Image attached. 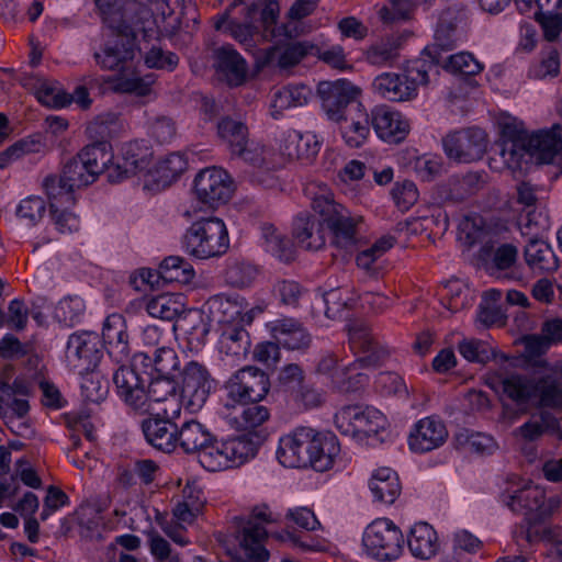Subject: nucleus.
Instances as JSON below:
<instances>
[{
  "instance_id": "nucleus-10",
  "label": "nucleus",
  "mask_w": 562,
  "mask_h": 562,
  "mask_svg": "<svg viewBox=\"0 0 562 562\" xmlns=\"http://www.w3.org/2000/svg\"><path fill=\"white\" fill-rule=\"evenodd\" d=\"M468 18L462 8L449 7L443 10L437 22L434 43L424 49L428 57L440 58V50L450 52L459 43L465 41Z\"/></svg>"
},
{
  "instance_id": "nucleus-46",
  "label": "nucleus",
  "mask_w": 562,
  "mask_h": 562,
  "mask_svg": "<svg viewBox=\"0 0 562 562\" xmlns=\"http://www.w3.org/2000/svg\"><path fill=\"white\" fill-rule=\"evenodd\" d=\"M145 373L149 378L145 387L146 404L148 402L160 403L178 393L179 382L177 378L156 374L153 371H146ZM146 408L148 411L149 405H146Z\"/></svg>"
},
{
  "instance_id": "nucleus-2",
  "label": "nucleus",
  "mask_w": 562,
  "mask_h": 562,
  "mask_svg": "<svg viewBox=\"0 0 562 562\" xmlns=\"http://www.w3.org/2000/svg\"><path fill=\"white\" fill-rule=\"evenodd\" d=\"M502 135L506 138L503 156L518 159L528 154L540 164H555L562 172V126L554 124L550 128L540 130L528 135L522 128L512 123L502 125Z\"/></svg>"
},
{
  "instance_id": "nucleus-26",
  "label": "nucleus",
  "mask_w": 562,
  "mask_h": 562,
  "mask_svg": "<svg viewBox=\"0 0 562 562\" xmlns=\"http://www.w3.org/2000/svg\"><path fill=\"white\" fill-rule=\"evenodd\" d=\"M488 385L501 391L504 396L517 405H526L537 396L538 384L535 379L518 373L498 374L490 378Z\"/></svg>"
},
{
  "instance_id": "nucleus-13",
  "label": "nucleus",
  "mask_w": 562,
  "mask_h": 562,
  "mask_svg": "<svg viewBox=\"0 0 562 562\" xmlns=\"http://www.w3.org/2000/svg\"><path fill=\"white\" fill-rule=\"evenodd\" d=\"M487 144V134L480 127L456 131L443 138L447 156L464 164L481 159L486 153Z\"/></svg>"
},
{
  "instance_id": "nucleus-3",
  "label": "nucleus",
  "mask_w": 562,
  "mask_h": 562,
  "mask_svg": "<svg viewBox=\"0 0 562 562\" xmlns=\"http://www.w3.org/2000/svg\"><path fill=\"white\" fill-rule=\"evenodd\" d=\"M312 210L317 213L333 235L336 247L349 249L358 240L357 225L360 217L351 216L350 212L338 203L327 184L311 181L304 188Z\"/></svg>"
},
{
  "instance_id": "nucleus-25",
  "label": "nucleus",
  "mask_w": 562,
  "mask_h": 562,
  "mask_svg": "<svg viewBox=\"0 0 562 562\" xmlns=\"http://www.w3.org/2000/svg\"><path fill=\"white\" fill-rule=\"evenodd\" d=\"M144 437L153 448L170 453L177 449L179 425L160 417V413L144 419L140 424Z\"/></svg>"
},
{
  "instance_id": "nucleus-21",
  "label": "nucleus",
  "mask_w": 562,
  "mask_h": 562,
  "mask_svg": "<svg viewBox=\"0 0 562 562\" xmlns=\"http://www.w3.org/2000/svg\"><path fill=\"white\" fill-rule=\"evenodd\" d=\"M101 340L113 362L123 366L132 361L126 323L121 314L114 313L105 318Z\"/></svg>"
},
{
  "instance_id": "nucleus-54",
  "label": "nucleus",
  "mask_w": 562,
  "mask_h": 562,
  "mask_svg": "<svg viewBox=\"0 0 562 562\" xmlns=\"http://www.w3.org/2000/svg\"><path fill=\"white\" fill-rule=\"evenodd\" d=\"M86 305L78 295H69L58 302L54 311L55 319L67 326L72 327L83 317Z\"/></svg>"
},
{
  "instance_id": "nucleus-18",
  "label": "nucleus",
  "mask_w": 562,
  "mask_h": 562,
  "mask_svg": "<svg viewBox=\"0 0 562 562\" xmlns=\"http://www.w3.org/2000/svg\"><path fill=\"white\" fill-rule=\"evenodd\" d=\"M148 376L144 368L135 367V355L131 366H120L113 374V382L117 389L119 396L130 406L139 411H147L145 387Z\"/></svg>"
},
{
  "instance_id": "nucleus-32",
  "label": "nucleus",
  "mask_w": 562,
  "mask_h": 562,
  "mask_svg": "<svg viewBox=\"0 0 562 562\" xmlns=\"http://www.w3.org/2000/svg\"><path fill=\"white\" fill-rule=\"evenodd\" d=\"M214 434L205 424L191 418L179 425L177 448L187 454H196L199 459L202 450L211 443Z\"/></svg>"
},
{
  "instance_id": "nucleus-8",
  "label": "nucleus",
  "mask_w": 562,
  "mask_h": 562,
  "mask_svg": "<svg viewBox=\"0 0 562 562\" xmlns=\"http://www.w3.org/2000/svg\"><path fill=\"white\" fill-rule=\"evenodd\" d=\"M362 544L370 559L378 562H393L403 553L404 536L392 520L380 518L364 529Z\"/></svg>"
},
{
  "instance_id": "nucleus-12",
  "label": "nucleus",
  "mask_w": 562,
  "mask_h": 562,
  "mask_svg": "<svg viewBox=\"0 0 562 562\" xmlns=\"http://www.w3.org/2000/svg\"><path fill=\"white\" fill-rule=\"evenodd\" d=\"M502 502L513 513L533 517L535 521H543L561 505L558 496L546 498V493L539 486H525L513 494L504 493Z\"/></svg>"
},
{
  "instance_id": "nucleus-19",
  "label": "nucleus",
  "mask_w": 562,
  "mask_h": 562,
  "mask_svg": "<svg viewBox=\"0 0 562 562\" xmlns=\"http://www.w3.org/2000/svg\"><path fill=\"white\" fill-rule=\"evenodd\" d=\"M153 150L145 140H133L124 144L121 159L112 166L108 179L110 182H121L146 170L151 161Z\"/></svg>"
},
{
  "instance_id": "nucleus-63",
  "label": "nucleus",
  "mask_w": 562,
  "mask_h": 562,
  "mask_svg": "<svg viewBox=\"0 0 562 562\" xmlns=\"http://www.w3.org/2000/svg\"><path fill=\"white\" fill-rule=\"evenodd\" d=\"M458 350L470 362L486 363L494 357L492 347L479 339H464L460 341Z\"/></svg>"
},
{
  "instance_id": "nucleus-6",
  "label": "nucleus",
  "mask_w": 562,
  "mask_h": 562,
  "mask_svg": "<svg viewBox=\"0 0 562 562\" xmlns=\"http://www.w3.org/2000/svg\"><path fill=\"white\" fill-rule=\"evenodd\" d=\"M258 452V443L249 436L241 435L227 439H217L214 435L211 443L202 450L199 463L210 472L239 467Z\"/></svg>"
},
{
  "instance_id": "nucleus-24",
  "label": "nucleus",
  "mask_w": 562,
  "mask_h": 562,
  "mask_svg": "<svg viewBox=\"0 0 562 562\" xmlns=\"http://www.w3.org/2000/svg\"><path fill=\"white\" fill-rule=\"evenodd\" d=\"M448 431L441 419L429 416L418 420L408 438L412 451L425 453L437 449L446 442Z\"/></svg>"
},
{
  "instance_id": "nucleus-51",
  "label": "nucleus",
  "mask_w": 562,
  "mask_h": 562,
  "mask_svg": "<svg viewBox=\"0 0 562 562\" xmlns=\"http://www.w3.org/2000/svg\"><path fill=\"white\" fill-rule=\"evenodd\" d=\"M456 441L459 447L480 454H492L497 448V443L492 436L467 428L460 429L456 434Z\"/></svg>"
},
{
  "instance_id": "nucleus-39",
  "label": "nucleus",
  "mask_w": 562,
  "mask_h": 562,
  "mask_svg": "<svg viewBox=\"0 0 562 562\" xmlns=\"http://www.w3.org/2000/svg\"><path fill=\"white\" fill-rule=\"evenodd\" d=\"M335 122L338 123L341 138L348 147L359 148L364 144L370 133V119L362 110L346 115L341 120H335Z\"/></svg>"
},
{
  "instance_id": "nucleus-22",
  "label": "nucleus",
  "mask_w": 562,
  "mask_h": 562,
  "mask_svg": "<svg viewBox=\"0 0 562 562\" xmlns=\"http://www.w3.org/2000/svg\"><path fill=\"white\" fill-rule=\"evenodd\" d=\"M213 67L218 78L229 87H239L247 80V61L231 44L213 50Z\"/></svg>"
},
{
  "instance_id": "nucleus-11",
  "label": "nucleus",
  "mask_w": 562,
  "mask_h": 562,
  "mask_svg": "<svg viewBox=\"0 0 562 562\" xmlns=\"http://www.w3.org/2000/svg\"><path fill=\"white\" fill-rule=\"evenodd\" d=\"M322 108L331 121L341 120L346 115L361 110L358 102L360 89L347 79L324 81L318 85Z\"/></svg>"
},
{
  "instance_id": "nucleus-62",
  "label": "nucleus",
  "mask_w": 562,
  "mask_h": 562,
  "mask_svg": "<svg viewBox=\"0 0 562 562\" xmlns=\"http://www.w3.org/2000/svg\"><path fill=\"white\" fill-rule=\"evenodd\" d=\"M397 44L389 38L371 45L366 52V60L373 66L391 65L397 58Z\"/></svg>"
},
{
  "instance_id": "nucleus-61",
  "label": "nucleus",
  "mask_w": 562,
  "mask_h": 562,
  "mask_svg": "<svg viewBox=\"0 0 562 562\" xmlns=\"http://www.w3.org/2000/svg\"><path fill=\"white\" fill-rule=\"evenodd\" d=\"M535 20L541 27L543 38L548 42H555L562 32V12L559 9H546L537 11Z\"/></svg>"
},
{
  "instance_id": "nucleus-38",
  "label": "nucleus",
  "mask_w": 562,
  "mask_h": 562,
  "mask_svg": "<svg viewBox=\"0 0 562 562\" xmlns=\"http://www.w3.org/2000/svg\"><path fill=\"white\" fill-rule=\"evenodd\" d=\"M526 263L535 273H548L558 268V258L551 246L539 238H530L525 246Z\"/></svg>"
},
{
  "instance_id": "nucleus-33",
  "label": "nucleus",
  "mask_w": 562,
  "mask_h": 562,
  "mask_svg": "<svg viewBox=\"0 0 562 562\" xmlns=\"http://www.w3.org/2000/svg\"><path fill=\"white\" fill-rule=\"evenodd\" d=\"M206 305L209 311L206 315L210 316L211 321L222 325V327L240 325L239 323L244 322L245 317H247V323H251L255 314V310H251L250 313H244V308L241 304L237 302V299L224 295L211 297Z\"/></svg>"
},
{
  "instance_id": "nucleus-52",
  "label": "nucleus",
  "mask_w": 562,
  "mask_h": 562,
  "mask_svg": "<svg viewBox=\"0 0 562 562\" xmlns=\"http://www.w3.org/2000/svg\"><path fill=\"white\" fill-rule=\"evenodd\" d=\"M120 116L114 112H105L97 115L87 126V134L93 142H109L117 133Z\"/></svg>"
},
{
  "instance_id": "nucleus-36",
  "label": "nucleus",
  "mask_w": 562,
  "mask_h": 562,
  "mask_svg": "<svg viewBox=\"0 0 562 562\" xmlns=\"http://www.w3.org/2000/svg\"><path fill=\"white\" fill-rule=\"evenodd\" d=\"M407 546L415 558L430 559L439 550L437 532L429 524L417 522L409 530Z\"/></svg>"
},
{
  "instance_id": "nucleus-55",
  "label": "nucleus",
  "mask_w": 562,
  "mask_h": 562,
  "mask_svg": "<svg viewBox=\"0 0 562 562\" xmlns=\"http://www.w3.org/2000/svg\"><path fill=\"white\" fill-rule=\"evenodd\" d=\"M355 411L357 414L356 427H358L359 436H374L384 429L386 419L379 409L372 406H366L364 408L355 406Z\"/></svg>"
},
{
  "instance_id": "nucleus-15",
  "label": "nucleus",
  "mask_w": 562,
  "mask_h": 562,
  "mask_svg": "<svg viewBox=\"0 0 562 562\" xmlns=\"http://www.w3.org/2000/svg\"><path fill=\"white\" fill-rule=\"evenodd\" d=\"M316 430L297 427L279 440L277 459L285 468H307L311 463L312 443Z\"/></svg>"
},
{
  "instance_id": "nucleus-28",
  "label": "nucleus",
  "mask_w": 562,
  "mask_h": 562,
  "mask_svg": "<svg viewBox=\"0 0 562 562\" xmlns=\"http://www.w3.org/2000/svg\"><path fill=\"white\" fill-rule=\"evenodd\" d=\"M172 330H180L186 336L191 350H201L211 330V319L204 311L189 310L173 324Z\"/></svg>"
},
{
  "instance_id": "nucleus-40",
  "label": "nucleus",
  "mask_w": 562,
  "mask_h": 562,
  "mask_svg": "<svg viewBox=\"0 0 562 562\" xmlns=\"http://www.w3.org/2000/svg\"><path fill=\"white\" fill-rule=\"evenodd\" d=\"M445 53L440 50V60L429 57L427 65L431 66V69L441 66L448 72L464 77L475 76L483 70V65L470 53L462 52L448 56H445Z\"/></svg>"
},
{
  "instance_id": "nucleus-17",
  "label": "nucleus",
  "mask_w": 562,
  "mask_h": 562,
  "mask_svg": "<svg viewBox=\"0 0 562 562\" xmlns=\"http://www.w3.org/2000/svg\"><path fill=\"white\" fill-rule=\"evenodd\" d=\"M103 356L101 337L93 331L74 333L69 336L66 357L79 371H92Z\"/></svg>"
},
{
  "instance_id": "nucleus-35",
  "label": "nucleus",
  "mask_w": 562,
  "mask_h": 562,
  "mask_svg": "<svg viewBox=\"0 0 562 562\" xmlns=\"http://www.w3.org/2000/svg\"><path fill=\"white\" fill-rule=\"evenodd\" d=\"M340 452L337 437L331 432H315L312 443L311 463L308 467L317 472H325L333 468L336 457Z\"/></svg>"
},
{
  "instance_id": "nucleus-9",
  "label": "nucleus",
  "mask_w": 562,
  "mask_h": 562,
  "mask_svg": "<svg viewBox=\"0 0 562 562\" xmlns=\"http://www.w3.org/2000/svg\"><path fill=\"white\" fill-rule=\"evenodd\" d=\"M270 386L269 375L252 366L237 370L225 383L228 400L239 405L262 402L270 392Z\"/></svg>"
},
{
  "instance_id": "nucleus-64",
  "label": "nucleus",
  "mask_w": 562,
  "mask_h": 562,
  "mask_svg": "<svg viewBox=\"0 0 562 562\" xmlns=\"http://www.w3.org/2000/svg\"><path fill=\"white\" fill-rule=\"evenodd\" d=\"M45 211V201L40 196L32 195L19 203L15 214L27 226H34L43 218Z\"/></svg>"
},
{
  "instance_id": "nucleus-45",
  "label": "nucleus",
  "mask_w": 562,
  "mask_h": 562,
  "mask_svg": "<svg viewBox=\"0 0 562 562\" xmlns=\"http://www.w3.org/2000/svg\"><path fill=\"white\" fill-rule=\"evenodd\" d=\"M95 5L102 16L103 22L108 25L110 30L123 29L125 26H132L134 24V20H137V16L127 15V10L137 11L138 8L146 5L139 4H128L126 3L123 9L119 5L116 0H94Z\"/></svg>"
},
{
  "instance_id": "nucleus-16",
  "label": "nucleus",
  "mask_w": 562,
  "mask_h": 562,
  "mask_svg": "<svg viewBox=\"0 0 562 562\" xmlns=\"http://www.w3.org/2000/svg\"><path fill=\"white\" fill-rule=\"evenodd\" d=\"M178 378L181 379L180 393L187 407L192 412L202 408L213 387L207 369L196 361H190L179 372Z\"/></svg>"
},
{
  "instance_id": "nucleus-47",
  "label": "nucleus",
  "mask_w": 562,
  "mask_h": 562,
  "mask_svg": "<svg viewBox=\"0 0 562 562\" xmlns=\"http://www.w3.org/2000/svg\"><path fill=\"white\" fill-rule=\"evenodd\" d=\"M146 310L151 317L161 321H178L184 313V304L179 296L161 294L150 299Z\"/></svg>"
},
{
  "instance_id": "nucleus-44",
  "label": "nucleus",
  "mask_w": 562,
  "mask_h": 562,
  "mask_svg": "<svg viewBox=\"0 0 562 562\" xmlns=\"http://www.w3.org/2000/svg\"><path fill=\"white\" fill-rule=\"evenodd\" d=\"M78 154L95 179H98L105 169L109 172L112 168L110 164L114 156L109 142H92L85 146Z\"/></svg>"
},
{
  "instance_id": "nucleus-59",
  "label": "nucleus",
  "mask_w": 562,
  "mask_h": 562,
  "mask_svg": "<svg viewBox=\"0 0 562 562\" xmlns=\"http://www.w3.org/2000/svg\"><path fill=\"white\" fill-rule=\"evenodd\" d=\"M558 419L549 412H541L537 418L529 419L518 428L520 436L527 441L541 438L548 430L558 427Z\"/></svg>"
},
{
  "instance_id": "nucleus-57",
  "label": "nucleus",
  "mask_w": 562,
  "mask_h": 562,
  "mask_svg": "<svg viewBox=\"0 0 562 562\" xmlns=\"http://www.w3.org/2000/svg\"><path fill=\"white\" fill-rule=\"evenodd\" d=\"M428 0H390L387 5L380 9L379 15L384 24H394L411 19L417 5Z\"/></svg>"
},
{
  "instance_id": "nucleus-20",
  "label": "nucleus",
  "mask_w": 562,
  "mask_h": 562,
  "mask_svg": "<svg viewBox=\"0 0 562 562\" xmlns=\"http://www.w3.org/2000/svg\"><path fill=\"white\" fill-rule=\"evenodd\" d=\"M349 345L358 356L355 361L364 368L378 367L387 357V351L375 341L369 326L361 321L349 325Z\"/></svg>"
},
{
  "instance_id": "nucleus-31",
  "label": "nucleus",
  "mask_w": 562,
  "mask_h": 562,
  "mask_svg": "<svg viewBox=\"0 0 562 562\" xmlns=\"http://www.w3.org/2000/svg\"><path fill=\"white\" fill-rule=\"evenodd\" d=\"M135 367L144 368V372L178 378L180 370V359L173 348L161 346L155 349L150 356L147 352L135 353Z\"/></svg>"
},
{
  "instance_id": "nucleus-14",
  "label": "nucleus",
  "mask_w": 562,
  "mask_h": 562,
  "mask_svg": "<svg viewBox=\"0 0 562 562\" xmlns=\"http://www.w3.org/2000/svg\"><path fill=\"white\" fill-rule=\"evenodd\" d=\"M193 189L196 199L210 207L226 203L233 193V183L222 168H205L194 178Z\"/></svg>"
},
{
  "instance_id": "nucleus-29",
  "label": "nucleus",
  "mask_w": 562,
  "mask_h": 562,
  "mask_svg": "<svg viewBox=\"0 0 562 562\" xmlns=\"http://www.w3.org/2000/svg\"><path fill=\"white\" fill-rule=\"evenodd\" d=\"M195 277V271L190 262L179 256L165 258L156 272L147 270L142 272V278L150 284L162 280L165 283L189 284Z\"/></svg>"
},
{
  "instance_id": "nucleus-42",
  "label": "nucleus",
  "mask_w": 562,
  "mask_h": 562,
  "mask_svg": "<svg viewBox=\"0 0 562 562\" xmlns=\"http://www.w3.org/2000/svg\"><path fill=\"white\" fill-rule=\"evenodd\" d=\"M311 94V88L303 83L282 87L273 94L271 103L272 117L278 120L282 116L284 110L305 105Z\"/></svg>"
},
{
  "instance_id": "nucleus-27",
  "label": "nucleus",
  "mask_w": 562,
  "mask_h": 562,
  "mask_svg": "<svg viewBox=\"0 0 562 562\" xmlns=\"http://www.w3.org/2000/svg\"><path fill=\"white\" fill-rule=\"evenodd\" d=\"M321 149V140L312 132L301 133L295 130L285 132L280 144V151L291 160L311 162Z\"/></svg>"
},
{
  "instance_id": "nucleus-56",
  "label": "nucleus",
  "mask_w": 562,
  "mask_h": 562,
  "mask_svg": "<svg viewBox=\"0 0 562 562\" xmlns=\"http://www.w3.org/2000/svg\"><path fill=\"white\" fill-rule=\"evenodd\" d=\"M314 48L315 46L307 42H294L271 53L270 59H276L281 69H289L296 66Z\"/></svg>"
},
{
  "instance_id": "nucleus-5",
  "label": "nucleus",
  "mask_w": 562,
  "mask_h": 562,
  "mask_svg": "<svg viewBox=\"0 0 562 562\" xmlns=\"http://www.w3.org/2000/svg\"><path fill=\"white\" fill-rule=\"evenodd\" d=\"M186 252L196 259L224 255L229 248L226 225L218 217H204L193 222L183 235Z\"/></svg>"
},
{
  "instance_id": "nucleus-48",
  "label": "nucleus",
  "mask_w": 562,
  "mask_h": 562,
  "mask_svg": "<svg viewBox=\"0 0 562 562\" xmlns=\"http://www.w3.org/2000/svg\"><path fill=\"white\" fill-rule=\"evenodd\" d=\"M108 82L112 83L115 92L134 93L139 97H146L151 91V86L155 82V76L153 74H148L139 77L133 71L130 75L128 71L111 78Z\"/></svg>"
},
{
  "instance_id": "nucleus-60",
  "label": "nucleus",
  "mask_w": 562,
  "mask_h": 562,
  "mask_svg": "<svg viewBox=\"0 0 562 562\" xmlns=\"http://www.w3.org/2000/svg\"><path fill=\"white\" fill-rule=\"evenodd\" d=\"M65 178L70 182L69 188L80 189L93 183L97 179L89 171L80 155L72 157L63 168Z\"/></svg>"
},
{
  "instance_id": "nucleus-23",
  "label": "nucleus",
  "mask_w": 562,
  "mask_h": 562,
  "mask_svg": "<svg viewBox=\"0 0 562 562\" xmlns=\"http://www.w3.org/2000/svg\"><path fill=\"white\" fill-rule=\"evenodd\" d=\"M376 135L387 143H400L409 133V123L402 113L387 105L372 109L369 116Z\"/></svg>"
},
{
  "instance_id": "nucleus-53",
  "label": "nucleus",
  "mask_w": 562,
  "mask_h": 562,
  "mask_svg": "<svg viewBox=\"0 0 562 562\" xmlns=\"http://www.w3.org/2000/svg\"><path fill=\"white\" fill-rule=\"evenodd\" d=\"M280 5L276 0H267L260 11V26L262 35L267 40H273L282 35L291 36L285 25L278 26Z\"/></svg>"
},
{
  "instance_id": "nucleus-37",
  "label": "nucleus",
  "mask_w": 562,
  "mask_h": 562,
  "mask_svg": "<svg viewBox=\"0 0 562 562\" xmlns=\"http://www.w3.org/2000/svg\"><path fill=\"white\" fill-rule=\"evenodd\" d=\"M369 488L373 499L391 505L400 496L402 486L397 473L390 468H380L371 476Z\"/></svg>"
},
{
  "instance_id": "nucleus-50",
  "label": "nucleus",
  "mask_w": 562,
  "mask_h": 562,
  "mask_svg": "<svg viewBox=\"0 0 562 562\" xmlns=\"http://www.w3.org/2000/svg\"><path fill=\"white\" fill-rule=\"evenodd\" d=\"M70 182L65 175H49L43 181V188L48 196L50 210L58 204H72L75 188H69Z\"/></svg>"
},
{
  "instance_id": "nucleus-49",
  "label": "nucleus",
  "mask_w": 562,
  "mask_h": 562,
  "mask_svg": "<svg viewBox=\"0 0 562 562\" xmlns=\"http://www.w3.org/2000/svg\"><path fill=\"white\" fill-rule=\"evenodd\" d=\"M217 134L233 154L248 139V127L239 120L224 116L217 123Z\"/></svg>"
},
{
  "instance_id": "nucleus-34",
  "label": "nucleus",
  "mask_w": 562,
  "mask_h": 562,
  "mask_svg": "<svg viewBox=\"0 0 562 562\" xmlns=\"http://www.w3.org/2000/svg\"><path fill=\"white\" fill-rule=\"evenodd\" d=\"M323 220H317L308 212L299 213L293 221V237L306 250H318L325 243Z\"/></svg>"
},
{
  "instance_id": "nucleus-43",
  "label": "nucleus",
  "mask_w": 562,
  "mask_h": 562,
  "mask_svg": "<svg viewBox=\"0 0 562 562\" xmlns=\"http://www.w3.org/2000/svg\"><path fill=\"white\" fill-rule=\"evenodd\" d=\"M218 345L222 353L240 360L249 352L250 336L241 325H228L222 327Z\"/></svg>"
},
{
  "instance_id": "nucleus-1",
  "label": "nucleus",
  "mask_w": 562,
  "mask_h": 562,
  "mask_svg": "<svg viewBox=\"0 0 562 562\" xmlns=\"http://www.w3.org/2000/svg\"><path fill=\"white\" fill-rule=\"evenodd\" d=\"M136 15L132 26L111 30L113 38L108 40L99 52L93 54L94 60L101 69L119 71L120 75L132 70L135 57L136 36L142 33L144 38L150 40L157 34L156 20L150 8L127 10V15Z\"/></svg>"
},
{
  "instance_id": "nucleus-7",
  "label": "nucleus",
  "mask_w": 562,
  "mask_h": 562,
  "mask_svg": "<svg viewBox=\"0 0 562 562\" xmlns=\"http://www.w3.org/2000/svg\"><path fill=\"white\" fill-rule=\"evenodd\" d=\"M431 66L426 60H415L407 66L404 74L382 72L372 81L375 94L392 102L412 100L417 95V88L429 81Z\"/></svg>"
},
{
  "instance_id": "nucleus-41",
  "label": "nucleus",
  "mask_w": 562,
  "mask_h": 562,
  "mask_svg": "<svg viewBox=\"0 0 562 562\" xmlns=\"http://www.w3.org/2000/svg\"><path fill=\"white\" fill-rule=\"evenodd\" d=\"M261 246L274 258L282 262H291L295 257L294 246L288 237L274 227L273 224L260 225Z\"/></svg>"
},
{
  "instance_id": "nucleus-30",
  "label": "nucleus",
  "mask_w": 562,
  "mask_h": 562,
  "mask_svg": "<svg viewBox=\"0 0 562 562\" xmlns=\"http://www.w3.org/2000/svg\"><path fill=\"white\" fill-rule=\"evenodd\" d=\"M270 331L276 341L289 350L306 349L312 341V337L303 324L291 317L270 323Z\"/></svg>"
},
{
  "instance_id": "nucleus-4",
  "label": "nucleus",
  "mask_w": 562,
  "mask_h": 562,
  "mask_svg": "<svg viewBox=\"0 0 562 562\" xmlns=\"http://www.w3.org/2000/svg\"><path fill=\"white\" fill-rule=\"evenodd\" d=\"M267 505L255 506L248 515L234 517V537L240 550L243 562H267L270 553L266 548V526L273 522Z\"/></svg>"
},
{
  "instance_id": "nucleus-58",
  "label": "nucleus",
  "mask_w": 562,
  "mask_h": 562,
  "mask_svg": "<svg viewBox=\"0 0 562 562\" xmlns=\"http://www.w3.org/2000/svg\"><path fill=\"white\" fill-rule=\"evenodd\" d=\"M359 368L362 367L357 361L346 366L341 375L330 386L331 390L341 394L355 393L361 390L368 383V375L356 372Z\"/></svg>"
}]
</instances>
